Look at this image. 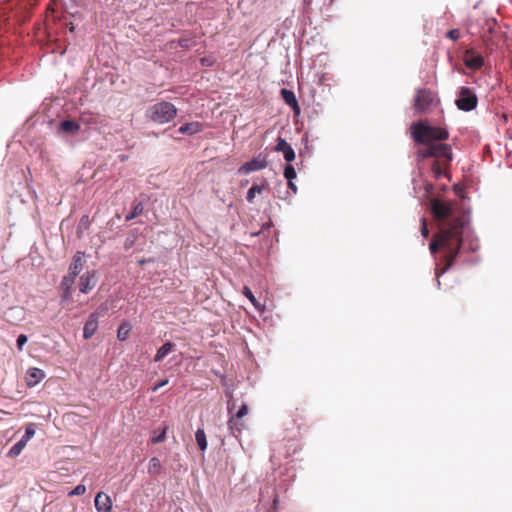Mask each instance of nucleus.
<instances>
[{
	"mask_svg": "<svg viewBox=\"0 0 512 512\" xmlns=\"http://www.w3.org/2000/svg\"><path fill=\"white\" fill-rule=\"evenodd\" d=\"M95 508L97 512H111L112 500L109 495L99 492L95 497Z\"/></svg>",
	"mask_w": 512,
	"mask_h": 512,
	"instance_id": "f8f14e48",
	"label": "nucleus"
},
{
	"mask_svg": "<svg viewBox=\"0 0 512 512\" xmlns=\"http://www.w3.org/2000/svg\"><path fill=\"white\" fill-rule=\"evenodd\" d=\"M71 294H72V290H66V289H62V300L63 301H68L71 299Z\"/></svg>",
	"mask_w": 512,
	"mask_h": 512,
	"instance_id": "f704fd0d",
	"label": "nucleus"
},
{
	"mask_svg": "<svg viewBox=\"0 0 512 512\" xmlns=\"http://www.w3.org/2000/svg\"><path fill=\"white\" fill-rule=\"evenodd\" d=\"M243 294L245 297H247L250 300V302L254 305V307H256V308L260 307L259 302L256 300L253 292L251 291V289L248 286H244Z\"/></svg>",
	"mask_w": 512,
	"mask_h": 512,
	"instance_id": "cd10ccee",
	"label": "nucleus"
},
{
	"mask_svg": "<svg viewBox=\"0 0 512 512\" xmlns=\"http://www.w3.org/2000/svg\"><path fill=\"white\" fill-rule=\"evenodd\" d=\"M248 406L246 404H243L236 415H233L228 420V426L231 430H236L238 432H241L242 428L244 427L243 423L240 422V419L248 414Z\"/></svg>",
	"mask_w": 512,
	"mask_h": 512,
	"instance_id": "9d476101",
	"label": "nucleus"
},
{
	"mask_svg": "<svg viewBox=\"0 0 512 512\" xmlns=\"http://www.w3.org/2000/svg\"><path fill=\"white\" fill-rule=\"evenodd\" d=\"M85 492H86L85 485L79 484L68 493V496H80V495L85 494Z\"/></svg>",
	"mask_w": 512,
	"mask_h": 512,
	"instance_id": "2f4dec72",
	"label": "nucleus"
},
{
	"mask_svg": "<svg viewBox=\"0 0 512 512\" xmlns=\"http://www.w3.org/2000/svg\"><path fill=\"white\" fill-rule=\"evenodd\" d=\"M35 425L30 423L25 428V434L22 436V440L28 443V441L35 435Z\"/></svg>",
	"mask_w": 512,
	"mask_h": 512,
	"instance_id": "c85d7f7f",
	"label": "nucleus"
},
{
	"mask_svg": "<svg viewBox=\"0 0 512 512\" xmlns=\"http://www.w3.org/2000/svg\"><path fill=\"white\" fill-rule=\"evenodd\" d=\"M288 187L294 192L296 193L297 192V187L296 185L294 184L293 180H288Z\"/></svg>",
	"mask_w": 512,
	"mask_h": 512,
	"instance_id": "e433bc0d",
	"label": "nucleus"
},
{
	"mask_svg": "<svg viewBox=\"0 0 512 512\" xmlns=\"http://www.w3.org/2000/svg\"><path fill=\"white\" fill-rule=\"evenodd\" d=\"M195 440L197 445L201 451H205L207 449V439L204 429L199 428L195 433Z\"/></svg>",
	"mask_w": 512,
	"mask_h": 512,
	"instance_id": "4be33fe9",
	"label": "nucleus"
},
{
	"mask_svg": "<svg viewBox=\"0 0 512 512\" xmlns=\"http://www.w3.org/2000/svg\"><path fill=\"white\" fill-rule=\"evenodd\" d=\"M267 166V161L265 158L255 157L252 160L244 163L239 169L238 173L241 174H249L254 171H259L264 169Z\"/></svg>",
	"mask_w": 512,
	"mask_h": 512,
	"instance_id": "6e6552de",
	"label": "nucleus"
},
{
	"mask_svg": "<svg viewBox=\"0 0 512 512\" xmlns=\"http://www.w3.org/2000/svg\"><path fill=\"white\" fill-rule=\"evenodd\" d=\"M145 262H146L145 260H141L140 264L143 265Z\"/></svg>",
	"mask_w": 512,
	"mask_h": 512,
	"instance_id": "37998d69",
	"label": "nucleus"
},
{
	"mask_svg": "<svg viewBox=\"0 0 512 512\" xmlns=\"http://www.w3.org/2000/svg\"><path fill=\"white\" fill-rule=\"evenodd\" d=\"M143 212V204L138 202L132 209V211L126 216V221H130L138 217Z\"/></svg>",
	"mask_w": 512,
	"mask_h": 512,
	"instance_id": "bb28decb",
	"label": "nucleus"
},
{
	"mask_svg": "<svg viewBox=\"0 0 512 512\" xmlns=\"http://www.w3.org/2000/svg\"><path fill=\"white\" fill-rule=\"evenodd\" d=\"M464 61L466 66L472 69H478L484 64L483 57L470 50L466 52Z\"/></svg>",
	"mask_w": 512,
	"mask_h": 512,
	"instance_id": "dca6fc26",
	"label": "nucleus"
},
{
	"mask_svg": "<svg viewBox=\"0 0 512 512\" xmlns=\"http://www.w3.org/2000/svg\"><path fill=\"white\" fill-rule=\"evenodd\" d=\"M96 283V271H87L79 279V290L87 294L96 286Z\"/></svg>",
	"mask_w": 512,
	"mask_h": 512,
	"instance_id": "1a4fd4ad",
	"label": "nucleus"
},
{
	"mask_svg": "<svg viewBox=\"0 0 512 512\" xmlns=\"http://www.w3.org/2000/svg\"><path fill=\"white\" fill-rule=\"evenodd\" d=\"M84 253L83 252H77L72 259V262L69 266L68 273L77 277L79 273L82 271L84 266Z\"/></svg>",
	"mask_w": 512,
	"mask_h": 512,
	"instance_id": "4468645a",
	"label": "nucleus"
},
{
	"mask_svg": "<svg viewBox=\"0 0 512 512\" xmlns=\"http://www.w3.org/2000/svg\"><path fill=\"white\" fill-rule=\"evenodd\" d=\"M204 125L200 122L185 123L179 128L181 134L194 135L203 131Z\"/></svg>",
	"mask_w": 512,
	"mask_h": 512,
	"instance_id": "f3484780",
	"label": "nucleus"
},
{
	"mask_svg": "<svg viewBox=\"0 0 512 512\" xmlns=\"http://www.w3.org/2000/svg\"><path fill=\"white\" fill-rule=\"evenodd\" d=\"M281 96L287 105H289L295 112H299L300 108L293 91L284 88L281 90Z\"/></svg>",
	"mask_w": 512,
	"mask_h": 512,
	"instance_id": "a211bd4d",
	"label": "nucleus"
},
{
	"mask_svg": "<svg viewBox=\"0 0 512 512\" xmlns=\"http://www.w3.org/2000/svg\"><path fill=\"white\" fill-rule=\"evenodd\" d=\"M174 348V344L172 342H166L163 344L158 350L154 357L155 362L162 361Z\"/></svg>",
	"mask_w": 512,
	"mask_h": 512,
	"instance_id": "aec40b11",
	"label": "nucleus"
},
{
	"mask_svg": "<svg viewBox=\"0 0 512 512\" xmlns=\"http://www.w3.org/2000/svg\"><path fill=\"white\" fill-rule=\"evenodd\" d=\"M26 445H27V442H25L24 440L20 439L17 443H15L11 447V449L8 452V456H10V457L18 456L22 452V450L25 448Z\"/></svg>",
	"mask_w": 512,
	"mask_h": 512,
	"instance_id": "5701e85b",
	"label": "nucleus"
},
{
	"mask_svg": "<svg viewBox=\"0 0 512 512\" xmlns=\"http://www.w3.org/2000/svg\"><path fill=\"white\" fill-rule=\"evenodd\" d=\"M167 427L162 429L159 433L154 432V436L151 438L153 444L161 443L166 439Z\"/></svg>",
	"mask_w": 512,
	"mask_h": 512,
	"instance_id": "c756f323",
	"label": "nucleus"
},
{
	"mask_svg": "<svg viewBox=\"0 0 512 512\" xmlns=\"http://www.w3.org/2000/svg\"><path fill=\"white\" fill-rule=\"evenodd\" d=\"M98 328V317L95 313L91 314L86 321L83 329V337L90 339Z\"/></svg>",
	"mask_w": 512,
	"mask_h": 512,
	"instance_id": "2eb2a0df",
	"label": "nucleus"
},
{
	"mask_svg": "<svg viewBox=\"0 0 512 512\" xmlns=\"http://www.w3.org/2000/svg\"><path fill=\"white\" fill-rule=\"evenodd\" d=\"M161 462L157 457H152L148 464V473L157 475L161 470Z\"/></svg>",
	"mask_w": 512,
	"mask_h": 512,
	"instance_id": "b1692460",
	"label": "nucleus"
},
{
	"mask_svg": "<svg viewBox=\"0 0 512 512\" xmlns=\"http://www.w3.org/2000/svg\"><path fill=\"white\" fill-rule=\"evenodd\" d=\"M27 336L25 334H20L17 338V348L19 350H22L23 346L26 344L27 342Z\"/></svg>",
	"mask_w": 512,
	"mask_h": 512,
	"instance_id": "473e14b6",
	"label": "nucleus"
},
{
	"mask_svg": "<svg viewBox=\"0 0 512 512\" xmlns=\"http://www.w3.org/2000/svg\"><path fill=\"white\" fill-rule=\"evenodd\" d=\"M75 279L76 277L69 273L65 275L60 284L61 289L72 290Z\"/></svg>",
	"mask_w": 512,
	"mask_h": 512,
	"instance_id": "a878e982",
	"label": "nucleus"
},
{
	"mask_svg": "<svg viewBox=\"0 0 512 512\" xmlns=\"http://www.w3.org/2000/svg\"><path fill=\"white\" fill-rule=\"evenodd\" d=\"M45 377V373L43 370L32 367L29 368L26 372L25 380L28 387L36 386L40 381H42Z\"/></svg>",
	"mask_w": 512,
	"mask_h": 512,
	"instance_id": "ddd939ff",
	"label": "nucleus"
},
{
	"mask_svg": "<svg viewBox=\"0 0 512 512\" xmlns=\"http://www.w3.org/2000/svg\"><path fill=\"white\" fill-rule=\"evenodd\" d=\"M131 330V326L128 323H123L119 326L117 331V337L120 341H124L127 339L129 332Z\"/></svg>",
	"mask_w": 512,
	"mask_h": 512,
	"instance_id": "393cba45",
	"label": "nucleus"
},
{
	"mask_svg": "<svg viewBox=\"0 0 512 512\" xmlns=\"http://www.w3.org/2000/svg\"><path fill=\"white\" fill-rule=\"evenodd\" d=\"M277 152H282L283 157L287 162H292L295 159V151L287 141L281 137L278 138L275 146Z\"/></svg>",
	"mask_w": 512,
	"mask_h": 512,
	"instance_id": "9b49d317",
	"label": "nucleus"
},
{
	"mask_svg": "<svg viewBox=\"0 0 512 512\" xmlns=\"http://www.w3.org/2000/svg\"><path fill=\"white\" fill-rule=\"evenodd\" d=\"M431 210L436 220H444L453 215V208L449 202L433 199Z\"/></svg>",
	"mask_w": 512,
	"mask_h": 512,
	"instance_id": "0eeeda50",
	"label": "nucleus"
},
{
	"mask_svg": "<svg viewBox=\"0 0 512 512\" xmlns=\"http://www.w3.org/2000/svg\"><path fill=\"white\" fill-rule=\"evenodd\" d=\"M476 95L467 87H462L459 98L456 100L458 109L463 111H471L477 106Z\"/></svg>",
	"mask_w": 512,
	"mask_h": 512,
	"instance_id": "423d86ee",
	"label": "nucleus"
},
{
	"mask_svg": "<svg viewBox=\"0 0 512 512\" xmlns=\"http://www.w3.org/2000/svg\"><path fill=\"white\" fill-rule=\"evenodd\" d=\"M269 189L268 183L264 181L262 184H253L252 187L248 190L246 199L249 203H253L255 195L261 194L263 191Z\"/></svg>",
	"mask_w": 512,
	"mask_h": 512,
	"instance_id": "6ab92c4d",
	"label": "nucleus"
},
{
	"mask_svg": "<svg viewBox=\"0 0 512 512\" xmlns=\"http://www.w3.org/2000/svg\"><path fill=\"white\" fill-rule=\"evenodd\" d=\"M411 135L416 143L428 146L439 143L449 138V132L442 127H435L423 122L414 123L411 127Z\"/></svg>",
	"mask_w": 512,
	"mask_h": 512,
	"instance_id": "7ed1b4c3",
	"label": "nucleus"
},
{
	"mask_svg": "<svg viewBox=\"0 0 512 512\" xmlns=\"http://www.w3.org/2000/svg\"><path fill=\"white\" fill-rule=\"evenodd\" d=\"M465 243L471 252H475L479 248L478 240L474 237L470 227L469 215L463 212L444 224L430 242L429 249L432 254H436L440 248L445 252L444 266L436 270L437 278L453 266Z\"/></svg>",
	"mask_w": 512,
	"mask_h": 512,
	"instance_id": "f257e3e1",
	"label": "nucleus"
},
{
	"mask_svg": "<svg viewBox=\"0 0 512 512\" xmlns=\"http://www.w3.org/2000/svg\"><path fill=\"white\" fill-rule=\"evenodd\" d=\"M168 384V379H164V380H161L159 383H157L153 388H152V391L153 392H156L158 389H160L161 387L165 386Z\"/></svg>",
	"mask_w": 512,
	"mask_h": 512,
	"instance_id": "c9c22d12",
	"label": "nucleus"
},
{
	"mask_svg": "<svg viewBox=\"0 0 512 512\" xmlns=\"http://www.w3.org/2000/svg\"><path fill=\"white\" fill-rule=\"evenodd\" d=\"M277 502H278V499L275 498L274 501H273L274 506H276Z\"/></svg>",
	"mask_w": 512,
	"mask_h": 512,
	"instance_id": "a19ab883",
	"label": "nucleus"
},
{
	"mask_svg": "<svg viewBox=\"0 0 512 512\" xmlns=\"http://www.w3.org/2000/svg\"><path fill=\"white\" fill-rule=\"evenodd\" d=\"M147 113L152 121L164 124L176 117L177 109L172 103L163 101L151 106Z\"/></svg>",
	"mask_w": 512,
	"mask_h": 512,
	"instance_id": "20e7f679",
	"label": "nucleus"
},
{
	"mask_svg": "<svg viewBox=\"0 0 512 512\" xmlns=\"http://www.w3.org/2000/svg\"><path fill=\"white\" fill-rule=\"evenodd\" d=\"M493 30H494V27L491 24H489V27L487 28L486 32H493Z\"/></svg>",
	"mask_w": 512,
	"mask_h": 512,
	"instance_id": "58836bf2",
	"label": "nucleus"
},
{
	"mask_svg": "<svg viewBox=\"0 0 512 512\" xmlns=\"http://www.w3.org/2000/svg\"><path fill=\"white\" fill-rule=\"evenodd\" d=\"M284 177L287 179V181L296 178L295 168L289 163L284 168Z\"/></svg>",
	"mask_w": 512,
	"mask_h": 512,
	"instance_id": "7c9ffc66",
	"label": "nucleus"
},
{
	"mask_svg": "<svg viewBox=\"0 0 512 512\" xmlns=\"http://www.w3.org/2000/svg\"><path fill=\"white\" fill-rule=\"evenodd\" d=\"M298 412H299V408H296V411H295V414H294L295 417L299 416Z\"/></svg>",
	"mask_w": 512,
	"mask_h": 512,
	"instance_id": "ea45409f",
	"label": "nucleus"
},
{
	"mask_svg": "<svg viewBox=\"0 0 512 512\" xmlns=\"http://www.w3.org/2000/svg\"><path fill=\"white\" fill-rule=\"evenodd\" d=\"M447 36L454 40V41H457L459 38H460V34H454V33H451V34H447Z\"/></svg>",
	"mask_w": 512,
	"mask_h": 512,
	"instance_id": "4c0bfd02",
	"label": "nucleus"
},
{
	"mask_svg": "<svg viewBox=\"0 0 512 512\" xmlns=\"http://www.w3.org/2000/svg\"><path fill=\"white\" fill-rule=\"evenodd\" d=\"M448 32L454 33V32H457V30H455V29H451V30H449Z\"/></svg>",
	"mask_w": 512,
	"mask_h": 512,
	"instance_id": "79ce46f5",
	"label": "nucleus"
},
{
	"mask_svg": "<svg viewBox=\"0 0 512 512\" xmlns=\"http://www.w3.org/2000/svg\"><path fill=\"white\" fill-rule=\"evenodd\" d=\"M59 129L66 133H76L80 130V125L73 120H64L60 123Z\"/></svg>",
	"mask_w": 512,
	"mask_h": 512,
	"instance_id": "412c9836",
	"label": "nucleus"
},
{
	"mask_svg": "<svg viewBox=\"0 0 512 512\" xmlns=\"http://www.w3.org/2000/svg\"><path fill=\"white\" fill-rule=\"evenodd\" d=\"M417 157L421 160L435 158L431 169L435 177L439 178L444 175L446 170L450 167L453 160L452 148L450 145L444 143L430 144L419 148Z\"/></svg>",
	"mask_w": 512,
	"mask_h": 512,
	"instance_id": "f03ea898",
	"label": "nucleus"
},
{
	"mask_svg": "<svg viewBox=\"0 0 512 512\" xmlns=\"http://www.w3.org/2000/svg\"><path fill=\"white\" fill-rule=\"evenodd\" d=\"M437 101L436 94L429 89L416 91L413 108L417 113L427 112Z\"/></svg>",
	"mask_w": 512,
	"mask_h": 512,
	"instance_id": "39448f33",
	"label": "nucleus"
},
{
	"mask_svg": "<svg viewBox=\"0 0 512 512\" xmlns=\"http://www.w3.org/2000/svg\"><path fill=\"white\" fill-rule=\"evenodd\" d=\"M421 233L424 238H427L429 235V229L427 226V222L424 218L421 219Z\"/></svg>",
	"mask_w": 512,
	"mask_h": 512,
	"instance_id": "72a5a7b5",
	"label": "nucleus"
}]
</instances>
